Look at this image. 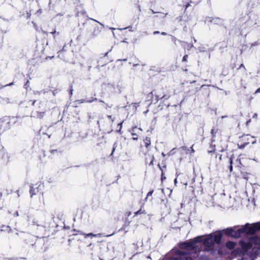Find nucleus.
<instances>
[{"label":"nucleus","instance_id":"1","mask_svg":"<svg viewBox=\"0 0 260 260\" xmlns=\"http://www.w3.org/2000/svg\"><path fill=\"white\" fill-rule=\"evenodd\" d=\"M202 239L201 237H196L189 242H184L179 244V247L182 249L186 250L188 252L183 251L178 249L173 250L171 254L170 260H193L198 256L197 251L198 242Z\"/></svg>","mask_w":260,"mask_h":260},{"label":"nucleus","instance_id":"2","mask_svg":"<svg viewBox=\"0 0 260 260\" xmlns=\"http://www.w3.org/2000/svg\"><path fill=\"white\" fill-rule=\"evenodd\" d=\"M202 238L198 242V243L203 242L205 246V250L210 251L213 248L214 244H219L220 242L222 234L220 232H217L213 234H210L207 236L206 238Z\"/></svg>","mask_w":260,"mask_h":260},{"label":"nucleus","instance_id":"3","mask_svg":"<svg viewBox=\"0 0 260 260\" xmlns=\"http://www.w3.org/2000/svg\"><path fill=\"white\" fill-rule=\"evenodd\" d=\"M257 229H260V222H256L252 224L246 223L244 225L242 226L241 228L239 229L237 231H235L233 229L232 237L238 238L241 236V234L244 233L246 234H253L255 231Z\"/></svg>","mask_w":260,"mask_h":260},{"label":"nucleus","instance_id":"4","mask_svg":"<svg viewBox=\"0 0 260 260\" xmlns=\"http://www.w3.org/2000/svg\"><path fill=\"white\" fill-rule=\"evenodd\" d=\"M248 255L252 260L260 257V247L259 246L252 247V249L248 251Z\"/></svg>","mask_w":260,"mask_h":260},{"label":"nucleus","instance_id":"5","mask_svg":"<svg viewBox=\"0 0 260 260\" xmlns=\"http://www.w3.org/2000/svg\"><path fill=\"white\" fill-rule=\"evenodd\" d=\"M1 129L4 131L10 128V120L8 118H4L0 119Z\"/></svg>","mask_w":260,"mask_h":260},{"label":"nucleus","instance_id":"6","mask_svg":"<svg viewBox=\"0 0 260 260\" xmlns=\"http://www.w3.org/2000/svg\"><path fill=\"white\" fill-rule=\"evenodd\" d=\"M45 115V112H39L37 111H33L31 113V117L38 118L42 119Z\"/></svg>","mask_w":260,"mask_h":260},{"label":"nucleus","instance_id":"7","mask_svg":"<svg viewBox=\"0 0 260 260\" xmlns=\"http://www.w3.org/2000/svg\"><path fill=\"white\" fill-rule=\"evenodd\" d=\"M139 131H142V129L141 128H138L137 127H134L132 128L131 133L133 136V139L134 140H138L137 134L139 133Z\"/></svg>","mask_w":260,"mask_h":260},{"label":"nucleus","instance_id":"8","mask_svg":"<svg viewBox=\"0 0 260 260\" xmlns=\"http://www.w3.org/2000/svg\"><path fill=\"white\" fill-rule=\"evenodd\" d=\"M207 21L213 22L215 24H221L222 23V20L218 18H209L207 20Z\"/></svg>","mask_w":260,"mask_h":260},{"label":"nucleus","instance_id":"9","mask_svg":"<svg viewBox=\"0 0 260 260\" xmlns=\"http://www.w3.org/2000/svg\"><path fill=\"white\" fill-rule=\"evenodd\" d=\"M82 235H85V237H101L102 236V234L101 233H99L97 234H94L92 233H88L87 234H82Z\"/></svg>","mask_w":260,"mask_h":260},{"label":"nucleus","instance_id":"10","mask_svg":"<svg viewBox=\"0 0 260 260\" xmlns=\"http://www.w3.org/2000/svg\"><path fill=\"white\" fill-rule=\"evenodd\" d=\"M223 232L226 235L232 237V232H233V229L232 228H228L224 230Z\"/></svg>","mask_w":260,"mask_h":260},{"label":"nucleus","instance_id":"11","mask_svg":"<svg viewBox=\"0 0 260 260\" xmlns=\"http://www.w3.org/2000/svg\"><path fill=\"white\" fill-rule=\"evenodd\" d=\"M144 143L145 147L148 148V146H150L151 144L150 138L148 137L146 138V139L144 140Z\"/></svg>","mask_w":260,"mask_h":260},{"label":"nucleus","instance_id":"12","mask_svg":"<svg viewBox=\"0 0 260 260\" xmlns=\"http://www.w3.org/2000/svg\"><path fill=\"white\" fill-rule=\"evenodd\" d=\"M236 244L234 242H228L226 243V246L230 249H233L235 247Z\"/></svg>","mask_w":260,"mask_h":260},{"label":"nucleus","instance_id":"13","mask_svg":"<svg viewBox=\"0 0 260 260\" xmlns=\"http://www.w3.org/2000/svg\"><path fill=\"white\" fill-rule=\"evenodd\" d=\"M141 214H145V210H142V208L139 211L135 212L134 213L135 216H137Z\"/></svg>","mask_w":260,"mask_h":260},{"label":"nucleus","instance_id":"14","mask_svg":"<svg viewBox=\"0 0 260 260\" xmlns=\"http://www.w3.org/2000/svg\"><path fill=\"white\" fill-rule=\"evenodd\" d=\"M29 192L30 193V197L32 198V196L36 194L35 188L32 187H31Z\"/></svg>","mask_w":260,"mask_h":260},{"label":"nucleus","instance_id":"15","mask_svg":"<svg viewBox=\"0 0 260 260\" xmlns=\"http://www.w3.org/2000/svg\"><path fill=\"white\" fill-rule=\"evenodd\" d=\"M230 164H231V165L229 167V169H230V172H231L233 171V166H232L233 160H232V157L230 158Z\"/></svg>","mask_w":260,"mask_h":260},{"label":"nucleus","instance_id":"16","mask_svg":"<svg viewBox=\"0 0 260 260\" xmlns=\"http://www.w3.org/2000/svg\"><path fill=\"white\" fill-rule=\"evenodd\" d=\"M198 50L201 52H204L206 50V48L204 46H200L198 47Z\"/></svg>","mask_w":260,"mask_h":260},{"label":"nucleus","instance_id":"17","mask_svg":"<svg viewBox=\"0 0 260 260\" xmlns=\"http://www.w3.org/2000/svg\"><path fill=\"white\" fill-rule=\"evenodd\" d=\"M116 147H117V144H116V143H115L114 144V145H113V150H112V153H111V155H113V153H114V151H115V149H116Z\"/></svg>","mask_w":260,"mask_h":260},{"label":"nucleus","instance_id":"18","mask_svg":"<svg viewBox=\"0 0 260 260\" xmlns=\"http://www.w3.org/2000/svg\"><path fill=\"white\" fill-rule=\"evenodd\" d=\"M98 99L96 98H92L91 100L86 101V103H91L93 101H97Z\"/></svg>","mask_w":260,"mask_h":260},{"label":"nucleus","instance_id":"19","mask_svg":"<svg viewBox=\"0 0 260 260\" xmlns=\"http://www.w3.org/2000/svg\"><path fill=\"white\" fill-rule=\"evenodd\" d=\"M171 38H172V41L175 44H176V42L177 41V38L173 36H171Z\"/></svg>","mask_w":260,"mask_h":260},{"label":"nucleus","instance_id":"20","mask_svg":"<svg viewBox=\"0 0 260 260\" xmlns=\"http://www.w3.org/2000/svg\"><path fill=\"white\" fill-rule=\"evenodd\" d=\"M187 58H188V55H185L182 58V61L186 62L187 60Z\"/></svg>","mask_w":260,"mask_h":260},{"label":"nucleus","instance_id":"21","mask_svg":"<svg viewBox=\"0 0 260 260\" xmlns=\"http://www.w3.org/2000/svg\"><path fill=\"white\" fill-rule=\"evenodd\" d=\"M29 81H27L25 83V84H24V87L25 89H27V88L28 87V86H29Z\"/></svg>","mask_w":260,"mask_h":260},{"label":"nucleus","instance_id":"22","mask_svg":"<svg viewBox=\"0 0 260 260\" xmlns=\"http://www.w3.org/2000/svg\"><path fill=\"white\" fill-rule=\"evenodd\" d=\"M170 98V96L168 95H163L160 99H165V100H167L169 98Z\"/></svg>","mask_w":260,"mask_h":260},{"label":"nucleus","instance_id":"23","mask_svg":"<svg viewBox=\"0 0 260 260\" xmlns=\"http://www.w3.org/2000/svg\"><path fill=\"white\" fill-rule=\"evenodd\" d=\"M153 192V190H151V191H149L147 194V197H149V196H151Z\"/></svg>","mask_w":260,"mask_h":260},{"label":"nucleus","instance_id":"24","mask_svg":"<svg viewBox=\"0 0 260 260\" xmlns=\"http://www.w3.org/2000/svg\"><path fill=\"white\" fill-rule=\"evenodd\" d=\"M77 102L79 103H85L86 101L84 100H80L77 101Z\"/></svg>","mask_w":260,"mask_h":260},{"label":"nucleus","instance_id":"25","mask_svg":"<svg viewBox=\"0 0 260 260\" xmlns=\"http://www.w3.org/2000/svg\"><path fill=\"white\" fill-rule=\"evenodd\" d=\"M91 19V20H93V21H95V22H98V23H99L101 25H102V26H104V24H103V23H101V22H99L98 21H97V20H95V19Z\"/></svg>","mask_w":260,"mask_h":260},{"label":"nucleus","instance_id":"26","mask_svg":"<svg viewBox=\"0 0 260 260\" xmlns=\"http://www.w3.org/2000/svg\"><path fill=\"white\" fill-rule=\"evenodd\" d=\"M260 92V87L257 89L254 92V94H256Z\"/></svg>","mask_w":260,"mask_h":260},{"label":"nucleus","instance_id":"27","mask_svg":"<svg viewBox=\"0 0 260 260\" xmlns=\"http://www.w3.org/2000/svg\"><path fill=\"white\" fill-rule=\"evenodd\" d=\"M153 159H154V157L153 156H152V158L151 159V161L150 162V165H152L153 164Z\"/></svg>","mask_w":260,"mask_h":260},{"label":"nucleus","instance_id":"28","mask_svg":"<svg viewBox=\"0 0 260 260\" xmlns=\"http://www.w3.org/2000/svg\"><path fill=\"white\" fill-rule=\"evenodd\" d=\"M211 134L212 135V136L213 137H215L214 129H211Z\"/></svg>","mask_w":260,"mask_h":260},{"label":"nucleus","instance_id":"29","mask_svg":"<svg viewBox=\"0 0 260 260\" xmlns=\"http://www.w3.org/2000/svg\"><path fill=\"white\" fill-rule=\"evenodd\" d=\"M14 215L15 216H19L18 212V211H16V212L14 214Z\"/></svg>","mask_w":260,"mask_h":260},{"label":"nucleus","instance_id":"30","mask_svg":"<svg viewBox=\"0 0 260 260\" xmlns=\"http://www.w3.org/2000/svg\"><path fill=\"white\" fill-rule=\"evenodd\" d=\"M118 125V126H119V127H120V129L119 130V132H120V130H121V127H122V123H119Z\"/></svg>","mask_w":260,"mask_h":260},{"label":"nucleus","instance_id":"31","mask_svg":"<svg viewBox=\"0 0 260 260\" xmlns=\"http://www.w3.org/2000/svg\"><path fill=\"white\" fill-rule=\"evenodd\" d=\"M190 6V4L189 3H187L186 6H185V9H186L187 8H188Z\"/></svg>","mask_w":260,"mask_h":260},{"label":"nucleus","instance_id":"32","mask_svg":"<svg viewBox=\"0 0 260 260\" xmlns=\"http://www.w3.org/2000/svg\"><path fill=\"white\" fill-rule=\"evenodd\" d=\"M244 68V69H245V66H244V65L243 64H241L240 65V68Z\"/></svg>","mask_w":260,"mask_h":260},{"label":"nucleus","instance_id":"33","mask_svg":"<svg viewBox=\"0 0 260 260\" xmlns=\"http://www.w3.org/2000/svg\"><path fill=\"white\" fill-rule=\"evenodd\" d=\"M159 34V31H155L153 32L154 35H156V34Z\"/></svg>","mask_w":260,"mask_h":260},{"label":"nucleus","instance_id":"34","mask_svg":"<svg viewBox=\"0 0 260 260\" xmlns=\"http://www.w3.org/2000/svg\"><path fill=\"white\" fill-rule=\"evenodd\" d=\"M13 85V82H12V83H10V84H7V85H6L5 86H5H11V85Z\"/></svg>","mask_w":260,"mask_h":260},{"label":"nucleus","instance_id":"35","mask_svg":"<svg viewBox=\"0 0 260 260\" xmlns=\"http://www.w3.org/2000/svg\"><path fill=\"white\" fill-rule=\"evenodd\" d=\"M190 149H191V152H192V153H194L195 151H194V150L193 149V147H190Z\"/></svg>","mask_w":260,"mask_h":260},{"label":"nucleus","instance_id":"36","mask_svg":"<svg viewBox=\"0 0 260 260\" xmlns=\"http://www.w3.org/2000/svg\"><path fill=\"white\" fill-rule=\"evenodd\" d=\"M105 108L106 109H107L108 108H110V107H109L107 104H105Z\"/></svg>","mask_w":260,"mask_h":260},{"label":"nucleus","instance_id":"37","mask_svg":"<svg viewBox=\"0 0 260 260\" xmlns=\"http://www.w3.org/2000/svg\"><path fill=\"white\" fill-rule=\"evenodd\" d=\"M177 183V179L176 178L174 180V184H175V185H176Z\"/></svg>","mask_w":260,"mask_h":260},{"label":"nucleus","instance_id":"38","mask_svg":"<svg viewBox=\"0 0 260 260\" xmlns=\"http://www.w3.org/2000/svg\"><path fill=\"white\" fill-rule=\"evenodd\" d=\"M161 34L162 35H163V36H166V35H167V34L166 32H162L161 33Z\"/></svg>","mask_w":260,"mask_h":260},{"label":"nucleus","instance_id":"39","mask_svg":"<svg viewBox=\"0 0 260 260\" xmlns=\"http://www.w3.org/2000/svg\"><path fill=\"white\" fill-rule=\"evenodd\" d=\"M114 234V233H113V234H111V235H106V236H105V237H110V236H111L113 235Z\"/></svg>","mask_w":260,"mask_h":260},{"label":"nucleus","instance_id":"40","mask_svg":"<svg viewBox=\"0 0 260 260\" xmlns=\"http://www.w3.org/2000/svg\"><path fill=\"white\" fill-rule=\"evenodd\" d=\"M57 151L56 150H52L51 151V153H53L54 152H55V151Z\"/></svg>","mask_w":260,"mask_h":260},{"label":"nucleus","instance_id":"41","mask_svg":"<svg viewBox=\"0 0 260 260\" xmlns=\"http://www.w3.org/2000/svg\"><path fill=\"white\" fill-rule=\"evenodd\" d=\"M73 89H71L70 90V93H71V95L73 94Z\"/></svg>","mask_w":260,"mask_h":260},{"label":"nucleus","instance_id":"42","mask_svg":"<svg viewBox=\"0 0 260 260\" xmlns=\"http://www.w3.org/2000/svg\"><path fill=\"white\" fill-rule=\"evenodd\" d=\"M107 117L109 119H111L112 118V116L111 115H108Z\"/></svg>","mask_w":260,"mask_h":260},{"label":"nucleus","instance_id":"43","mask_svg":"<svg viewBox=\"0 0 260 260\" xmlns=\"http://www.w3.org/2000/svg\"><path fill=\"white\" fill-rule=\"evenodd\" d=\"M127 28H128V29H129V28H132V27H131V26H128V27H127L124 28V29H127Z\"/></svg>","mask_w":260,"mask_h":260},{"label":"nucleus","instance_id":"44","mask_svg":"<svg viewBox=\"0 0 260 260\" xmlns=\"http://www.w3.org/2000/svg\"><path fill=\"white\" fill-rule=\"evenodd\" d=\"M156 100H157V101H158V100H159V97H158V95H156Z\"/></svg>","mask_w":260,"mask_h":260},{"label":"nucleus","instance_id":"45","mask_svg":"<svg viewBox=\"0 0 260 260\" xmlns=\"http://www.w3.org/2000/svg\"><path fill=\"white\" fill-rule=\"evenodd\" d=\"M55 33H56V31L55 30L51 32V34H52V35L54 34Z\"/></svg>","mask_w":260,"mask_h":260},{"label":"nucleus","instance_id":"46","mask_svg":"<svg viewBox=\"0 0 260 260\" xmlns=\"http://www.w3.org/2000/svg\"><path fill=\"white\" fill-rule=\"evenodd\" d=\"M36 100H35V101L33 102V103H32V105L33 106H34V105H35V103H36Z\"/></svg>","mask_w":260,"mask_h":260},{"label":"nucleus","instance_id":"47","mask_svg":"<svg viewBox=\"0 0 260 260\" xmlns=\"http://www.w3.org/2000/svg\"><path fill=\"white\" fill-rule=\"evenodd\" d=\"M255 143H256V141H253V142H252V144H255Z\"/></svg>","mask_w":260,"mask_h":260},{"label":"nucleus","instance_id":"48","mask_svg":"<svg viewBox=\"0 0 260 260\" xmlns=\"http://www.w3.org/2000/svg\"><path fill=\"white\" fill-rule=\"evenodd\" d=\"M99 102H101V103H104V101H102V100H99Z\"/></svg>","mask_w":260,"mask_h":260},{"label":"nucleus","instance_id":"49","mask_svg":"<svg viewBox=\"0 0 260 260\" xmlns=\"http://www.w3.org/2000/svg\"><path fill=\"white\" fill-rule=\"evenodd\" d=\"M148 197H147V196L146 197V198L145 199V200L146 201L148 200Z\"/></svg>","mask_w":260,"mask_h":260},{"label":"nucleus","instance_id":"50","mask_svg":"<svg viewBox=\"0 0 260 260\" xmlns=\"http://www.w3.org/2000/svg\"><path fill=\"white\" fill-rule=\"evenodd\" d=\"M151 10V11H152V13H153V14H154V13H155V12L153 10Z\"/></svg>","mask_w":260,"mask_h":260},{"label":"nucleus","instance_id":"51","mask_svg":"<svg viewBox=\"0 0 260 260\" xmlns=\"http://www.w3.org/2000/svg\"><path fill=\"white\" fill-rule=\"evenodd\" d=\"M91 68V66H89V67H88V70H89V71L90 70Z\"/></svg>","mask_w":260,"mask_h":260},{"label":"nucleus","instance_id":"52","mask_svg":"<svg viewBox=\"0 0 260 260\" xmlns=\"http://www.w3.org/2000/svg\"><path fill=\"white\" fill-rule=\"evenodd\" d=\"M110 29H115V28H114L113 27H110Z\"/></svg>","mask_w":260,"mask_h":260},{"label":"nucleus","instance_id":"53","mask_svg":"<svg viewBox=\"0 0 260 260\" xmlns=\"http://www.w3.org/2000/svg\"><path fill=\"white\" fill-rule=\"evenodd\" d=\"M129 31H133L134 30L132 29V28H130Z\"/></svg>","mask_w":260,"mask_h":260},{"label":"nucleus","instance_id":"54","mask_svg":"<svg viewBox=\"0 0 260 260\" xmlns=\"http://www.w3.org/2000/svg\"><path fill=\"white\" fill-rule=\"evenodd\" d=\"M163 178L166 179V177H162H162H161V179L162 180V179H163Z\"/></svg>","mask_w":260,"mask_h":260},{"label":"nucleus","instance_id":"55","mask_svg":"<svg viewBox=\"0 0 260 260\" xmlns=\"http://www.w3.org/2000/svg\"><path fill=\"white\" fill-rule=\"evenodd\" d=\"M163 178L166 179V177H162H162H161V179L162 180V179H163Z\"/></svg>","mask_w":260,"mask_h":260},{"label":"nucleus","instance_id":"56","mask_svg":"<svg viewBox=\"0 0 260 260\" xmlns=\"http://www.w3.org/2000/svg\"><path fill=\"white\" fill-rule=\"evenodd\" d=\"M163 178L166 179V177H162H162H161V179L162 180V179H163Z\"/></svg>","mask_w":260,"mask_h":260},{"label":"nucleus","instance_id":"57","mask_svg":"<svg viewBox=\"0 0 260 260\" xmlns=\"http://www.w3.org/2000/svg\"><path fill=\"white\" fill-rule=\"evenodd\" d=\"M221 156H221V155H220V157H219V159H220V160L221 159Z\"/></svg>","mask_w":260,"mask_h":260},{"label":"nucleus","instance_id":"58","mask_svg":"<svg viewBox=\"0 0 260 260\" xmlns=\"http://www.w3.org/2000/svg\"><path fill=\"white\" fill-rule=\"evenodd\" d=\"M43 32H44V34H47V32H46V31H43Z\"/></svg>","mask_w":260,"mask_h":260},{"label":"nucleus","instance_id":"59","mask_svg":"<svg viewBox=\"0 0 260 260\" xmlns=\"http://www.w3.org/2000/svg\"><path fill=\"white\" fill-rule=\"evenodd\" d=\"M212 152V151H208V152H209V153H210V152Z\"/></svg>","mask_w":260,"mask_h":260},{"label":"nucleus","instance_id":"60","mask_svg":"<svg viewBox=\"0 0 260 260\" xmlns=\"http://www.w3.org/2000/svg\"><path fill=\"white\" fill-rule=\"evenodd\" d=\"M225 116H222V118H225Z\"/></svg>","mask_w":260,"mask_h":260},{"label":"nucleus","instance_id":"61","mask_svg":"<svg viewBox=\"0 0 260 260\" xmlns=\"http://www.w3.org/2000/svg\"><path fill=\"white\" fill-rule=\"evenodd\" d=\"M51 4V0H50L49 5Z\"/></svg>","mask_w":260,"mask_h":260}]
</instances>
